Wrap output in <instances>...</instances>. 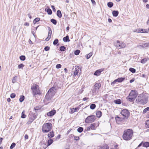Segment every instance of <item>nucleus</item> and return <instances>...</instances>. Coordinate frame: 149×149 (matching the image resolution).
<instances>
[{"mask_svg": "<svg viewBox=\"0 0 149 149\" xmlns=\"http://www.w3.org/2000/svg\"><path fill=\"white\" fill-rule=\"evenodd\" d=\"M19 58L21 60L24 61L25 60L26 58L25 56L22 55L20 56Z\"/></svg>", "mask_w": 149, "mask_h": 149, "instance_id": "ea45409f", "label": "nucleus"}, {"mask_svg": "<svg viewBox=\"0 0 149 149\" xmlns=\"http://www.w3.org/2000/svg\"><path fill=\"white\" fill-rule=\"evenodd\" d=\"M102 71V70H97L94 73V75L96 76L99 75Z\"/></svg>", "mask_w": 149, "mask_h": 149, "instance_id": "6ab92c4d", "label": "nucleus"}, {"mask_svg": "<svg viewBox=\"0 0 149 149\" xmlns=\"http://www.w3.org/2000/svg\"><path fill=\"white\" fill-rule=\"evenodd\" d=\"M48 137L49 139H51L54 136V132L53 131H52L51 132H50L48 135Z\"/></svg>", "mask_w": 149, "mask_h": 149, "instance_id": "dca6fc26", "label": "nucleus"}, {"mask_svg": "<svg viewBox=\"0 0 149 149\" xmlns=\"http://www.w3.org/2000/svg\"><path fill=\"white\" fill-rule=\"evenodd\" d=\"M138 94L137 91L132 90L129 95L127 97V98L128 100L132 102L134 101Z\"/></svg>", "mask_w": 149, "mask_h": 149, "instance_id": "20e7f679", "label": "nucleus"}, {"mask_svg": "<svg viewBox=\"0 0 149 149\" xmlns=\"http://www.w3.org/2000/svg\"><path fill=\"white\" fill-rule=\"evenodd\" d=\"M129 70L132 73H134L136 72V70L135 69L131 68L129 69Z\"/></svg>", "mask_w": 149, "mask_h": 149, "instance_id": "c9c22d12", "label": "nucleus"}, {"mask_svg": "<svg viewBox=\"0 0 149 149\" xmlns=\"http://www.w3.org/2000/svg\"><path fill=\"white\" fill-rule=\"evenodd\" d=\"M71 110V113H73L76 111L78 110H79V108L78 107H77L75 108H70Z\"/></svg>", "mask_w": 149, "mask_h": 149, "instance_id": "a211bd4d", "label": "nucleus"}, {"mask_svg": "<svg viewBox=\"0 0 149 149\" xmlns=\"http://www.w3.org/2000/svg\"><path fill=\"white\" fill-rule=\"evenodd\" d=\"M149 111V107H147L143 111V113L144 114L146 113L147 111Z\"/></svg>", "mask_w": 149, "mask_h": 149, "instance_id": "473e14b6", "label": "nucleus"}, {"mask_svg": "<svg viewBox=\"0 0 149 149\" xmlns=\"http://www.w3.org/2000/svg\"><path fill=\"white\" fill-rule=\"evenodd\" d=\"M113 6V3L109 2H108L107 3V6L109 8H111Z\"/></svg>", "mask_w": 149, "mask_h": 149, "instance_id": "c756f323", "label": "nucleus"}, {"mask_svg": "<svg viewBox=\"0 0 149 149\" xmlns=\"http://www.w3.org/2000/svg\"><path fill=\"white\" fill-rule=\"evenodd\" d=\"M114 102L116 104H120L121 103V100L120 99H117L114 100Z\"/></svg>", "mask_w": 149, "mask_h": 149, "instance_id": "393cba45", "label": "nucleus"}, {"mask_svg": "<svg viewBox=\"0 0 149 149\" xmlns=\"http://www.w3.org/2000/svg\"><path fill=\"white\" fill-rule=\"evenodd\" d=\"M57 15L59 18H61L62 17V14L60 10H58L57 11Z\"/></svg>", "mask_w": 149, "mask_h": 149, "instance_id": "5701e85b", "label": "nucleus"}, {"mask_svg": "<svg viewBox=\"0 0 149 149\" xmlns=\"http://www.w3.org/2000/svg\"><path fill=\"white\" fill-rule=\"evenodd\" d=\"M53 140L52 139H50L49 140H48V145H50L53 142Z\"/></svg>", "mask_w": 149, "mask_h": 149, "instance_id": "e433bc0d", "label": "nucleus"}, {"mask_svg": "<svg viewBox=\"0 0 149 149\" xmlns=\"http://www.w3.org/2000/svg\"><path fill=\"white\" fill-rule=\"evenodd\" d=\"M26 117V115L25 114L24 111H23L22 113L21 118H25Z\"/></svg>", "mask_w": 149, "mask_h": 149, "instance_id": "37998d69", "label": "nucleus"}, {"mask_svg": "<svg viewBox=\"0 0 149 149\" xmlns=\"http://www.w3.org/2000/svg\"><path fill=\"white\" fill-rule=\"evenodd\" d=\"M101 86V84L100 83H96L94 86V88H95V89H97V90H98L100 88Z\"/></svg>", "mask_w": 149, "mask_h": 149, "instance_id": "f3484780", "label": "nucleus"}, {"mask_svg": "<svg viewBox=\"0 0 149 149\" xmlns=\"http://www.w3.org/2000/svg\"><path fill=\"white\" fill-rule=\"evenodd\" d=\"M61 65L60 64H58L56 65V68L57 69L60 68L61 67Z\"/></svg>", "mask_w": 149, "mask_h": 149, "instance_id": "603ef678", "label": "nucleus"}, {"mask_svg": "<svg viewBox=\"0 0 149 149\" xmlns=\"http://www.w3.org/2000/svg\"><path fill=\"white\" fill-rule=\"evenodd\" d=\"M15 145H16V144L15 143H12L11 144V145L10 146V149H12L13 148H14L15 147Z\"/></svg>", "mask_w": 149, "mask_h": 149, "instance_id": "09e8293b", "label": "nucleus"}, {"mask_svg": "<svg viewBox=\"0 0 149 149\" xmlns=\"http://www.w3.org/2000/svg\"><path fill=\"white\" fill-rule=\"evenodd\" d=\"M92 54V53L91 52L88 54L86 56L87 59H88L90 58Z\"/></svg>", "mask_w": 149, "mask_h": 149, "instance_id": "a18cd8bd", "label": "nucleus"}, {"mask_svg": "<svg viewBox=\"0 0 149 149\" xmlns=\"http://www.w3.org/2000/svg\"><path fill=\"white\" fill-rule=\"evenodd\" d=\"M63 40L65 42H69L70 41V40L69 39V37L68 36H66L64 37L63 38Z\"/></svg>", "mask_w": 149, "mask_h": 149, "instance_id": "aec40b11", "label": "nucleus"}, {"mask_svg": "<svg viewBox=\"0 0 149 149\" xmlns=\"http://www.w3.org/2000/svg\"><path fill=\"white\" fill-rule=\"evenodd\" d=\"M95 119V116L94 115H91L88 116L85 119L86 123H89L93 122L94 121Z\"/></svg>", "mask_w": 149, "mask_h": 149, "instance_id": "423d86ee", "label": "nucleus"}, {"mask_svg": "<svg viewBox=\"0 0 149 149\" xmlns=\"http://www.w3.org/2000/svg\"><path fill=\"white\" fill-rule=\"evenodd\" d=\"M29 136L27 134H26L25 135L24 138L25 139H28Z\"/></svg>", "mask_w": 149, "mask_h": 149, "instance_id": "0e129e2a", "label": "nucleus"}, {"mask_svg": "<svg viewBox=\"0 0 149 149\" xmlns=\"http://www.w3.org/2000/svg\"><path fill=\"white\" fill-rule=\"evenodd\" d=\"M145 125L147 127L149 128V120L146 121Z\"/></svg>", "mask_w": 149, "mask_h": 149, "instance_id": "de8ad7c7", "label": "nucleus"}, {"mask_svg": "<svg viewBox=\"0 0 149 149\" xmlns=\"http://www.w3.org/2000/svg\"><path fill=\"white\" fill-rule=\"evenodd\" d=\"M56 113L55 110H52L47 113V115L49 116H51L54 115Z\"/></svg>", "mask_w": 149, "mask_h": 149, "instance_id": "2eb2a0df", "label": "nucleus"}, {"mask_svg": "<svg viewBox=\"0 0 149 149\" xmlns=\"http://www.w3.org/2000/svg\"><path fill=\"white\" fill-rule=\"evenodd\" d=\"M52 128V124L50 123H44L42 127V131L43 133L49 132Z\"/></svg>", "mask_w": 149, "mask_h": 149, "instance_id": "7ed1b4c3", "label": "nucleus"}, {"mask_svg": "<svg viewBox=\"0 0 149 149\" xmlns=\"http://www.w3.org/2000/svg\"><path fill=\"white\" fill-rule=\"evenodd\" d=\"M133 131L132 129H129L125 130L123 135V139L126 141L130 140L132 139Z\"/></svg>", "mask_w": 149, "mask_h": 149, "instance_id": "f257e3e1", "label": "nucleus"}, {"mask_svg": "<svg viewBox=\"0 0 149 149\" xmlns=\"http://www.w3.org/2000/svg\"><path fill=\"white\" fill-rule=\"evenodd\" d=\"M48 30H49L48 35H51V36L52 33V30L50 27H48Z\"/></svg>", "mask_w": 149, "mask_h": 149, "instance_id": "49530a36", "label": "nucleus"}, {"mask_svg": "<svg viewBox=\"0 0 149 149\" xmlns=\"http://www.w3.org/2000/svg\"><path fill=\"white\" fill-rule=\"evenodd\" d=\"M125 79L124 77H121L118 78L116 79L113 82L111 83V85H113L116 83V82H118L119 83L122 82Z\"/></svg>", "mask_w": 149, "mask_h": 149, "instance_id": "1a4fd4ad", "label": "nucleus"}, {"mask_svg": "<svg viewBox=\"0 0 149 149\" xmlns=\"http://www.w3.org/2000/svg\"><path fill=\"white\" fill-rule=\"evenodd\" d=\"M77 130L78 132L81 133L83 131V128L81 127H80L78 128Z\"/></svg>", "mask_w": 149, "mask_h": 149, "instance_id": "72a5a7b5", "label": "nucleus"}, {"mask_svg": "<svg viewBox=\"0 0 149 149\" xmlns=\"http://www.w3.org/2000/svg\"><path fill=\"white\" fill-rule=\"evenodd\" d=\"M135 32L138 33H147L148 32V30L145 29H139L138 30H136V31Z\"/></svg>", "mask_w": 149, "mask_h": 149, "instance_id": "4468645a", "label": "nucleus"}, {"mask_svg": "<svg viewBox=\"0 0 149 149\" xmlns=\"http://www.w3.org/2000/svg\"><path fill=\"white\" fill-rule=\"evenodd\" d=\"M80 52V51L79 50H76L74 52V54L75 55H77Z\"/></svg>", "mask_w": 149, "mask_h": 149, "instance_id": "4c0bfd02", "label": "nucleus"}, {"mask_svg": "<svg viewBox=\"0 0 149 149\" xmlns=\"http://www.w3.org/2000/svg\"><path fill=\"white\" fill-rule=\"evenodd\" d=\"M24 99V96L23 95H21L19 99V101L20 102H22Z\"/></svg>", "mask_w": 149, "mask_h": 149, "instance_id": "2f4dec72", "label": "nucleus"}, {"mask_svg": "<svg viewBox=\"0 0 149 149\" xmlns=\"http://www.w3.org/2000/svg\"><path fill=\"white\" fill-rule=\"evenodd\" d=\"M96 107V105L95 104H91L90 106V108L91 109H94Z\"/></svg>", "mask_w": 149, "mask_h": 149, "instance_id": "f704fd0d", "label": "nucleus"}, {"mask_svg": "<svg viewBox=\"0 0 149 149\" xmlns=\"http://www.w3.org/2000/svg\"><path fill=\"white\" fill-rule=\"evenodd\" d=\"M16 80V77H14L12 80V82H13V83H15V82Z\"/></svg>", "mask_w": 149, "mask_h": 149, "instance_id": "bf43d9fd", "label": "nucleus"}, {"mask_svg": "<svg viewBox=\"0 0 149 149\" xmlns=\"http://www.w3.org/2000/svg\"><path fill=\"white\" fill-rule=\"evenodd\" d=\"M38 86L36 84L31 87V89L32 91L33 96H35L37 95H40V91L38 88Z\"/></svg>", "mask_w": 149, "mask_h": 149, "instance_id": "39448f33", "label": "nucleus"}, {"mask_svg": "<svg viewBox=\"0 0 149 149\" xmlns=\"http://www.w3.org/2000/svg\"><path fill=\"white\" fill-rule=\"evenodd\" d=\"M40 108L38 107H36L34 108V109L36 111L40 109Z\"/></svg>", "mask_w": 149, "mask_h": 149, "instance_id": "680f3d73", "label": "nucleus"}, {"mask_svg": "<svg viewBox=\"0 0 149 149\" xmlns=\"http://www.w3.org/2000/svg\"><path fill=\"white\" fill-rule=\"evenodd\" d=\"M16 96V95L15 93H12L11 94L10 97L11 98H14Z\"/></svg>", "mask_w": 149, "mask_h": 149, "instance_id": "3c124183", "label": "nucleus"}, {"mask_svg": "<svg viewBox=\"0 0 149 149\" xmlns=\"http://www.w3.org/2000/svg\"><path fill=\"white\" fill-rule=\"evenodd\" d=\"M35 117L33 116H31V115H30L28 121L27 122L26 124L27 125L30 124L33 121V120L35 119Z\"/></svg>", "mask_w": 149, "mask_h": 149, "instance_id": "f8f14e48", "label": "nucleus"}, {"mask_svg": "<svg viewBox=\"0 0 149 149\" xmlns=\"http://www.w3.org/2000/svg\"><path fill=\"white\" fill-rule=\"evenodd\" d=\"M143 45L145 46L146 47H148L149 46V42L148 43L144 44Z\"/></svg>", "mask_w": 149, "mask_h": 149, "instance_id": "052dcab7", "label": "nucleus"}, {"mask_svg": "<svg viewBox=\"0 0 149 149\" xmlns=\"http://www.w3.org/2000/svg\"><path fill=\"white\" fill-rule=\"evenodd\" d=\"M119 13L118 11L113 10L112 12L113 15V16L116 17L118 15Z\"/></svg>", "mask_w": 149, "mask_h": 149, "instance_id": "4be33fe9", "label": "nucleus"}, {"mask_svg": "<svg viewBox=\"0 0 149 149\" xmlns=\"http://www.w3.org/2000/svg\"><path fill=\"white\" fill-rule=\"evenodd\" d=\"M66 49V47L64 46H61L60 47L59 50L61 52L65 51Z\"/></svg>", "mask_w": 149, "mask_h": 149, "instance_id": "bb28decb", "label": "nucleus"}, {"mask_svg": "<svg viewBox=\"0 0 149 149\" xmlns=\"http://www.w3.org/2000/svg\"><path fill=\"white\" fill-rule=\"evenodd\" d=\"M45 11H46L47 12L48 14L49 15H51L52 13V11L49 8L47 9L46 8L45 10Z\"/></svg>", "mask_w": 149, "mask_h": 149, "instance_id": "b1692460", "label": "nucleus"}, {"mask_svg": "<svg viewBox=\"0 0 149 149\" xmlns=\"http://www.w3.org/2000/svg\"><path fill=\"white\" fill-rule=\"evenodd\" d=\"M120 113L124 117V118L126 119L128 118L130 114V112L127 109H123Z\"/></svg>", "mask_w": 149, "mask_h": 149, "instance_id": "0eeeda50", "label": "nucleus"}, {"mask_svg": "<svg viewBox=\"0 0 149 149\" xmlns=\"http://www.w3.org/2000/svg\"><path fill=\"white\" fill-rule=\"evenodd\" d=\"M147 101V99L146 96L142 94L139 95L136 100L137 102L142 104H146Z\"/></svg>", "mask_w": 149, "mask_h": 149, "instance_id": "f03ea898", "label": "nucleus"}, {"mask_svg": "<svg viewBox=\"0 0 149 149\" xmlns=\"http://www.w3.org/2000/svg\"><path fill=\"white\" fill-rule=\"evenodd\" d=\"M40 19L38 17L36 18L33 21V23L34 24H36L37 22H38Z\"/></svg>", "mask_w": 149, "mask_h": 149, "instance_id": "cd10ccee", "label": "nucleus"}, {"mask_svg": "<svg viewBox=\"0 0 149 149\" xmlns=\"http://www.w3.org/2000/svg\"><path fill=\"white\" fill-rule=\"evenodd\" d=\"M143 146L144 147L147 148L149 146V142H142L138 146V147H139L141 146Z\"/></svg>", "mask_w": 149, "mask_h": 149, "instance_id": "9b49d317", "label": "nucleus"}, {"mask_svg": "<svg viewBox=\"0 0 149 149\" xmlns=\"http://www.w3.org/2000/svg\"><path fill=\"white\" fill-rule=\"evenodd\" d=\"M147 58H145L141 60V62L142 63H145L147 61Z\"/></svg>", "mask_w": 149, "mask_h": 149, "instance_id": "c85d7f7f", "label": "nucleus"}, {"mask_svg": "<svg viewBox=\"0 0 149 149\" xmlns=\"http://www.w3.org/2000/svg\"><path fill=\"white\" fill-rule=\"evenodd\" d=\"M58 40L57 39H56L53 42V44L54 45H56L58 42Z\"/></svg>", "mask_w": 149, "mask_h": 149, "instance_id": "58836bf2", "label": "nucleus"}, {"mask_svg": "<svg viewBox=\"0 0 149 149\" xmlns=\"http://www.w3.org/2000/svg\"><path fill=\"white\" fill-rule=\"evenodd\" d=\"M28 17L31 19L32 18L31 16V14L30 13H29L28 14Z\"/></svg>", "mask_w": 149, "mask_h": 149, "instance_id": "774afa93", "label": "nucleus"}, {"mask_svg": "<svg viewBox=\"0 0 149 149\" xmlns=\"http://www.w3.org/2000/svg\"><path fill=\"white\" fill-rule=\"evenodd\" d=\"M58 88L57 87H53L49 89L48 92L54 96L57 91Z\"/></svg>", "mask_w": 149, "mask_h": 149, "instance_id": "6e6552de", "label": "nucleus"}, {"mask_svg": "<svg viewBox=\"0 0 149 149\" xmlns=\"http://www.w3.org/2000/svg\"><path fill=\"white\" fill-rule=\"evenodd\" d=\"M50 47L48 46H46L44 48V50L46 51H48Z\"/></svg>", "mask_w": 149, "mask_h": 149, "instance_id": "864d4df0", "label": "nucleus"}, {"mask_svg": "<svg viewBox=\"0 0 149 149\" xmlns=\"http://www.w3.org/2000/svg\"><path fill=\"white\" fill-rule=\"evenodd\" d=\"M135 80V79L134 78L130 80V83H132L133 82H134Z\"/></svg>", "mask_w": 149, "mask_h": 149, "instance_id": "e2e57ef3", "label": "nucleus"}, {"mask_svg": "<svg viewBox=\"0 0 149 149\" xmlns=\"http://www.w3.org/2000/svg\"><path fill=\"white\" fill-rule=\"evenodd\" d=\"M96 115L97 117L99 118L102 115V112L100 111H98L96 112Z\"/></svg>", "mask_w": 149, "mask_h": 149, "instance_id": "412c9836", "label": "nucleus"}, {"mask_svg": "<svg viewBox=\"0 0 149 149\" xmlns=\"http://www.w3.org/2000/svg\"><path fill=\"white\" fill-rule=\"evenodd\" d=\"M100 148H101V149H109V147L107 145L100 147Z\"/></svg>", "mask_w": 149, "mask_h": 149, "instance_id": "79ce46f5", "label": "nucleus"}, {"mask_svg": "<svg viewBox=\"0 0 149 149\" xmlns=\"http://www.w3.org/2000/svg\"><path fill=\"white\" fill-rule=\"evenodd\" d=\"M98 91V90H97V89H95V88H94L92 90V93L93 94H96V93H97Z\"/></svg>", "mask_w": 149, "mask_h": 149, "instance_id": "a19ab883", "label": "nucleus"}, {"mask_svg": "<svg viewBox=\"0 0 149 149\" xmlns=\"http://www.w3.org/2000/svg\"><path fill=\"white\" fill-rule=\"evenodd\" d=\"M51 7L53 11L54 12H55L56 10L54 6H52Z\"/></svg>", "mask_w": 149, "mask_h": 149, "instance_id": "13d9d810", "label": "nucleus"}, {"mask_svg": "<svg viewBox=\"0 0 149 149\" xmlns=\"http://www.w3.org/2000/svg\"><path fill=\"white\" fill-rule=\"evenodd\" d=\"M126 45L122 42H120L119 41H117V46L120 49L125 47Z\"/></svg>", "mask_w": 149, "mask_h": 149, "instance_id": "9d476101", "label": "nucleus"}, {"mask_svg": "<svg viewBox=\"0 0 149 149\" xmlns=\"http://www.w3.org/2000/svg\"><path fill=\"white\" fill-rule=\"evenodd\" d=\"M51 35H48L47 37L45 39L46 41H48L51 38Z\"/></svg>", "mask_w": 149, "mask_h": 149, "instance_id": "6e6d98bb", "label": "nucleus"}, {"mask_svg": "<svg viewBox=\"0 0 149 149\" xmlns=\"http://www.w3.org/2000/svg\"><path fill=\"white\" fill-rule=\"evenodd\" d=\"M79 71V70L77 69H75V70L74 71V75H76L78 74V72Z\"/></svg>", "mask_w": 149, "mask_h": 149, "instance_id": "c03bdc74", "label": "nucleus"}, {"mask_svg": "<svg viewBox=\"0 0 149 149\" xmlns=\"http://www.w3.org/2000/svg\"><path fill=\"white\" fill-rule=\"evenodd\" d=\"M24 25L26 26H29V23L28 22H25L24 24Z\"/></svg>", "mask_w": 149, "mask_h": 149, "instance_id": "338daca9", "label": "nucleus"}, {"mask_svg": "<svg viewBox=\"0 0 149 149\" xmlns=\"http://www.w3.org/2000/svg\"><path fill=\"white\" fill-rule=\"evenodd\" d=\"M74 139L76 141H78L79 139V136H74Z\"/></svg>", "mask_w": 149, "mask_h": 149, "instance_id": "5fc2aeb1", "label": "nucleus"}, {"mask_svg": "<svg viewBox=\"0 0 149 149\" xmlns=\"http://www.w3.org/2000/svg\"><path fill=\"white\" fill-rule=\"evenodd\" d=\"M91 1L93 4L94 5L96 3L94 0H91Z\"/></svg>", "mask_w": 149, "mask_h": 149, "instance_id": "69168bd1", "label": "nucleus"}, {"mask_svg": "<svg viewBox=\"0 0 149 149\" xmlns=\"http://www.w3.org/2000/svg\"><path fill=\"white\" fill-rule=\"evenodd\" d=\"M24 67V65L23 64L21 63L18 66V68L19 69H20L21 68H22Z\"/></svg>", "mask_w": 149, "mask_h": 149, "instance_id": "8fccbe9b", "label": "nucleus"}, {"mask_svg": "<svg viewBox=\"0 0 149 149\" xmlns=\"http://www.w3.org/2000/svg\"><path fill=\"white\" fill-rule=\"evenodd\" d=\"M51 22L54 24L56 25L57 24V21L55 19H51Z\"/></svg>", "mask_w": 149, "mask_h": 149, "instance_id": "7c9ffc66", "label": "nucleus"}, {"mask_svg": "<svg viewBox=\"0 0 149 149\" xmlns=\"http://www.w3.org/2000/svg\"><path fill=\"white\" fill-rule=\"evenodd\" d=\"M90 128L92 130H95L96 127L95 126V123L91 124L90 126Z\"/></svg>", "mask_w": 149, "mask_h": 149, "instance_id": "a878e982", "label": "nucleus"}, {"mask_svg": "<svg viewBox=\"0 0 149 149\" xmlns=\"http://www.w3.org/2000/svg\"><path fill=\"white\" fill-rule=\"evenodd\" d=\"M115 119L116 120H119L120 121L121 120V118H120L118 116H117L116 117Z\"/></svg>", "mask_w": 149, "mask_h": 149, "instance_id": "4d7b16f0", "label": "nucleus"}, {"mask_svg": "<svg viewBox=\"0 0 149 149\" xmlns=\"http://www.w3.org/2000/svg\"><path fill=\"white\" fill-rule=\"evenodd\" d=\"M54 96L52 95V94L47 92L45 96L46 99L47 101L50 100Z\"/></svg>", "mask_w": 149, "mask_h": 149, "instance_id": "ddd939ff", "label": "nucleus"}]
</instances>
